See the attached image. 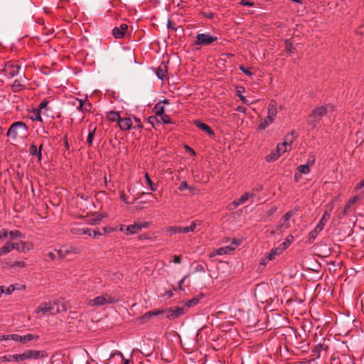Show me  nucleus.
Returning a JSON list of instances; mask_svg holds the SVG:
<instances>
[{
    "label": "nucleus",
    "mask_w": 364,
    "mask_h": 364,
    "mask_svg": "<svg viewBox=\"0 0 364 364\" xmlns=\"http://www.w3.org/2000/svg\"><path fill=\"white\" fill-rule=\"evenodd\" d=\"M333 106L330 104L316 107L309 115L308 120L309 125L311 126L312 129L317 130L318 129L316 127L317 123L323 116H326L328 112H333Z\"/></svg>",
    "instance_id": "f257e3e1"
},
{
    "label": "nucleus",
    "mask_w": 364,
    "mask_h": 364,
    "mask_svg": "<svg viewBox=\"0 0 364 364\" xmlns=\"http://www.w3.org/2000/svg\"><path fill=\"white\" fill-rule=\"evenodd\" d=\"M27 134V125L23 122H15L9 128L6 135L8 137L15 140L18 137H26Z\"/></svg>",
    "instance_id": "f03ea898"
},
{
    "label": "nucleus",
    "mask_w": 364,
    "mask_h": 364,
    "mask_svg": "<svg viewBox=\"0 0 364 364\" xmlns=\"http://www.w3.org/2000/svg\"><path fill=\"white\" fill-rule=\"evenodd\" d=\"M39 336L36 334L27 333L26 335H18L16 333L13 334H0V341H13L23 345H26L28 343L33 341H37Z\"/></svg>",
    "instance_id": "7ed1b4c3"
},
{
    "label": "nucleus",
    "mask_w": 364,
    "mask_h": 364,
    "mask_svg": "<svg viewBox=\"0 0 364 364\" xmlns=\"http://www.w3.org/2000/svg\"><path fill=\"white\" fill-rule=\"evenodd\" d=\"M118 301L119 299L117 297L105 294L104 295L97 296L95 299L87 300V304L89 306H100L106 304H115Z\"/></svg>",
    "instance_id": "20e7f679"
},
{
    "label": "nucleus",
    "mask_w": 364,
    "mask_h": 364,
    "mask_svg": "<svg viewBox=\"0 0 364 364\" xmlns=\"http://www.w3.org/2000/svg\"><path fill=\"white\" fill-rule=\"evenodd\" d=\"M36 313L43 314H49L51 315H55L59 313V309H58V307H56L55 301H49L43 303L40 306H38L36 309Z\"/></svg>",
    "instance_id": "39448f33"
},
{
    "label": "nucleus",
    "mask_w": 364,
    "mask_h": 364,
    "mask_svg": "<svg viewBox=\"0 0 364 364\" xmlns=\"http://www.w3.org/2000/svg\"><path fill=\"white\" fill-rule=\"evenodd\" d=\"M21 69V65L16 61H9L5 63L2 70L4 75L9 77H14L17 75Z\"/></svg>",
    "instance_id": "423d86ee"
},
{
    "label": "nucleus",
    "mask_w": 364,
    "mask_h": 364,
    "mask_svg": "<svg viewBox=\"0 0 364 364\" xmlns=\"http://www.w3.org/2000/svg\"><path fill=\"white\" fill-rule=\"evenodd\" d=\"M216 36H213L210 33H199L196 36V40L194 41V45L198 46H204L210 45L214 41H217Z\"/></svg>",
    "instance_id": "0eeeda50"
},
{
    "label": "nucleus",
    "mask_w": 364,
    "mask_h": 364,
    "mask_svg": "<svg viewBox=\"0 0 364 364\" xmlns=\"http://www.w3.org/2000/svg\"><path fill=\"white\" fill-rule=\"evenodd\" d=\"M329 216L327 212H325L321 219L317 224L316 227L309 232V243L311 244L314 242L319 232L323 229V227L326 223V217Z\"/></svg>",
    "instance_id": "6e6552de"
},
{
    "label": "nucleus",
    "mask_w": 364,
    "mask_h": 364,
    "mask_svg": "<svg viewBox=\"0 0 364 364\" xmlns=\"http://www.w3.org/2000/svg\"><path fill=\"white\" fill-rule=\"evenodd\" d=\"M296 211L297 210L294 209L286 213L284 215L279 221L277 229L279 231L288 229L290 227L289 220L291 218L296 214Z\"/></svg>",
    "instance_id": "1a4fd4ad"
},
{
    "label": "nucleus",
    "mask_w": 364,
    "mask_h": 364,
    "mask_svg": "<svg viewBox=\"0 0 364 364\" xmlns=\"http://www.w3.org/2000/svg\"><path fill=\"white\" fill-rule=\"evenodd\" d=\"M119 230L127 235H129L139 232L140 227L138 225L137 223H134L130 225H122Z\"/></svg>",
    "instance_id": "9d476101"
},
{
    "label": "nucleus",
    "mask_w": 364,
    "mask_h": 364,
    "mask_svg": "<svg viewBox=\"0 0 364 364\" xmlns=\"http://www.w3.org/2000/svg\"><path fill=\"white\" fill-rule=\"evenodd\" d=\"M186 311V307H175L166 310V317L171 319H174L179 316L183 314Z\"/></svg>",
    "instance_id": "9b49d317"
},
{
    "label": "nucleus",
    "mask_w": 364,
    "mask_h": 364,
    "mask_svg": "<svg viewBox=\"0 0 364 364\" xmlns=\"http://www.w3.org/2000/svg\"><path fill=\"white\" fill-rule=\"evenodd\" d=\"M253 194L250 193H245L240 198L237 200H235L231 204L229 205L228 208L230 210H233L237 208L239 205L244 204L250 196H252Z\"/></svg>",
    "instance_id": "f8f14e48"
},
{
    "label": "nucleus",
    "mask_w": 364,
    "mask_h": 364,
    "mask_svg": "<svg viewBox=\"0 0 364 364\" xmlns=\"http://www.w3.org/2000/svg\"><path fill=\"white\" fill-rule=\"evenodd\" d=\"M128 29V26L126 23H122L119 27H114L112 30V34L116 38H122L124 37L125 33Z\"/></svg>",
    "instance_id": "ddd939ff"
},
{
    "label": "nucleus",
    "mask_w": 364,
    "mask_h": 364,
    "mask_svg": "<svg viewBox=\"0 0 364 364\" xmlns=\"http://www.w3.org/2000/svg\"><path fill=\"white\" fill-rule=\"evenodd\" d=\"M13 245H16L19 250H16L18 252L26 253L33 248L32 242L26 241H20L19 242H13Z\"/></svg>",
    "instance_id": "4468645a"
},
{
    "label": "nucleus",
    "mask_w": 364,
    "mask_h": 364,
    "mask_svg": "<svg viewBox=\"0 0 364 364\" xmlns=\"http://www.w3.org/2000/svg\"><path fill=\"white\" fill-rule=\"evenodd\" d=\"M118 125L121 130H130L133 127V119L130 117H121Z\"/></svg>",
    "instance_id": "2eb2a0df"
},
{
    "label": "nucleus",
    "mask_w": 364,
    "mask_h": 364,
    "mask_svg": "<svg viewBox=\"0 0 364 364\" xmlns=\"http://www.w3.org/2000/svg\"><path fill=\"white\" fill-rule=\"evenodd\" d=\"M24 355L25 360L38 359L44 356V351L28 350L24 352Z\"/></svg>",
    "instance_id": "dca6fc26"
},
{
    "label": "nucleus",
    "mask_w": 364,
    "mask_h": 364,
    "mask_svg": "<svg viewBox=\"0 0 364 364\" xmlns=\"http://www.w3.org/2000/svg\"><path fill=\"white\" fill-rule=\"evenodd\" d=\"M12 250H19L16 245L8 241L0 248V256L9 253Z\"/></svg>",
    "instance_id": "f3484780"
},
{
    "label": "nucleus",
    "mask_w": 364,
    "mask_h": 364,
    "mask_svg": "<svg viewBox=\"0 0 364 364\" xmlns=\"http://www.w3.org/2000/svg\"><path fill=\"white\" fill-rule=\"evenodd\" d=\"M234 250H235V247L225 246V247H220V248L213 251L210 254V257H214L215 255H228V254H230Z\"/></svg>",
    "instance_id": "a211bd4d"
},
{
    "label": "nucleus",
    "mask_w": 364,
    "mask_h": 364,
    "mask_svg": "<svg viewBox=\"0 0 364 364\" xmlns=\"http://www.w3.org/2000/svg\"><path fill=\"white\" fill-rule=\"evenodd\" d=\"M4 361L20 362L25 360L24 353L21 354L6 355L2 358Z\"/></svg>",
    "instance_id": "6ab92c4d"
},
{
    "label": "nucleus",
    "mask_w": 364,
    "mask_h": 364,
    "mask_svg": "<svg viewBox=\"0 0 364 364\" xmlns=\"http://www.w3.org/2000/svg\"><path fill=\"white\" fill-rule=\"evenodd\" d=\"M277 103L275 101L272 100L268 105V112L267 117L269 119L273 120L274 122V119L277 116Z\"/></svg>",
    "instance_id": "aec40b11"
},
{
    "label": "nucleus",
    "mask_w": 364,
    "mask_h": 364,
    "mask_svg": "<svg viewBox=\"0 0 364 364\" xmlns=\"http://www.w3.org/2000/svg\"><path fill=\"white\" fill-rule=\"evenodd\" d=\"M194 124L198 127L200 129L203 130V132H206L207 134H208L210 136H213L215 134L213 130L210 128V127H209L208 124L203 123V122H201L199 120H196L194 121Z\"/></svg>",
    "instance_id": "412c9836"
},
{
    "label": "nucleus",
    "mask_w": 364,
    "mask_h": 364,
    "mask_svg": "<svg viewBox=\"0 0 364 364\" xmlns=\"http://www.w3.org/2000/svg\"><path fill=\"white\" fill-rule=\"evenodd\" d=\"M276 148L277 151H279L281 154H283L284 153L291 150V143L287 142V139H285L284 141L281 144H278Z\"/></svg>",
    "instance_id": "4be33fe9"
},
{
    "label": "nucleus",
    "mask_w": 364,
    "mask_h": 364,
    "mask_svg": "<svg viewBox=\"0 0 364 364\" xmlns=\"http://www.w3.org/2000/svg\"><path fill=\"white\" fill-rule=\"evenodd\" d=\"M168 101L167 100H164L162 101L159 102L156 104L154 108V111L156 114V117L159 115H161L164 113V107L163 104H168Z\"/></svg>",
    "instance_id": "5701e85b"
},
{
    "label": "nucleus",
    "mask_w": 364,
    "mask_h": 364,
    "mask_svg": "<svg viewBox=\"0 0 364 364\" xmlns=\"http://www.w3.org/2000/svg\"><path fill=\"white\" fill-rule=\"evenodd\" d=\"M42 148H43V144H41L39 148L38 149V147L35 145V144H31V146H30V149H29V153L30 154L33 155V156H36L38 159L39 161L41 160V158H42Z\"/></svg>",
    "instance_id": "b1692460"
},
{
    "label": "nucleus",
    "mask_w": 364,
    "mask_h": 364,
    "mask_svg": "<svg viewBox=\"0 0 364 364\" xmlns=\"http://www.w3.org/2000/svg\"><path fill=\"white\" fill-rule=\"evenodd\" d=\"M283 252L284 251L279 247L272 249L266 258L263 259L262 263L265 264L266 259L269 261L274 259L277 255H281Z\"/></svg>",
    "instance_id": "393cba45"
},
{
    "label": "nucleus",
    "mask_w": 364,
    "mask_h": 364,
    "mask_svg": "<svg viewBox=\"0 0 364 364\" xmlns=\"http://www.w3.org/2000/svg\"><path fill=\"white\" fill-rule=\"evenodd\" d=\"M72 253H77V250L75 247H70L69 248H61L58 250V254L60 257H65L67 255Z\"/></svg>",
    "instance_id": "a878e982"
},
{
    "label": "nucleus",
    "mask_w": 364,
    "mask_h": 364,
    "mask_svg": "<svg viewBox=\"0 0 364 364\" xmlns=\"http://www.w3.org/2000/svg\"><path fill=\"white\" fill-rule=\"evenodd\" d=\"M164 232L167 236H172L174 234L181 233V226H168L164 228Z\"/></svg>",
    "instance_id": "bb28decb"
},
{
    "label": "nucleus",
    "mask_w": 364,
    "mask_h": 364,
    "mask_svg": "<svg viewBox=\"0 0 364 364\" xmlns=\"http://www.w3.org/2000/svg\"><path fill=\"white\" fill-rule=\"evenodd\" d=\"M273 122H274V121L269 119L268 117L262 118L259 120V123L257 126V129L258 130H264Z\"/></svg>",
    "instance_id": "cd10ccee"
},
{
    "label": "nucleus",
    "mask_w": 364,
    "mask_h": 364,
    "mask_svg": "<svg viewBox=\"0 0 364 364\" xmlns=\"http://www.w3.org/2000/svg\"><path fill=\"white\" fill-rule=\"evenodd\" d=\"M97 130L96 126H94L93 124H90L89 126V134L87 138V144L89 146H91L92 144L93 139L95 135V132Z\"/></svg>",
    "instance_id": "c85d7f7f"
},
{
    "label": "nucleus",
    "mask_w": 364,
    "mask_h": 364,
    "mask_svg": "<svg viewBox=\"0 0 364 364\" xmlns=\"http://www.w3.org/2000/svg\"><path fill=\"white\" fill-rule=\"evenodd\" d=\"M29 118L32 121H38L42 122L43 119L41 114V111L39 109H33L28 114Z\"/></svg>",
    "instance_id": "c756f323"
},
{
    "label": "nucleus",
    "mask_w": 364,
    "mask_h": 364,
    "mask_svg": "<svg viewBox=\"0 0 364 364\" xmlns=\"http://www.w3.org/2000/svg\"><path fill=\"white\" fill-rule=\"evenodd\" d=\"M282 154L277 151V148L274 150H272L271 153L266 156L265 159L267 162H272L277 160Z\"/></svg>",
    "instance_id": "7c9ffc66"
},
{
    "label": "nucleus",
    "mask_w": 364,
    "mask_h": 364,
    "mask_svg": "<svg viewBox=\"0 0 364 364\" xmlns=\"http://www.w3.org/2000/svg\"><path fill=\"white\" fill-rule=\"evenodd\" d=\"M358 199V198L357 196H354L352 198H350V200H348V201L345 205V207L343 210V212H342L343 215H346L349 213V209L351 208V206L353 204H355L357 202Z\"/></svg>",
    "instance_id": "2f4dec72"
},
{
    "label": "nucleus",
    "mask_w": 364,
    "mask_h": 364,
    "mask_svg": "<svg viewBox=\"0 0 364 364\" xmlns=\"http://www.w3.org/2000/svg\"><path fill=\"white\" fill-rule=\"evenodd\" d=\"M327 349V346H324L323 344H318L314 347V348L312 350V355L316 356V358H318L320 356V353L321 350H326Z\"/></svg>",
    "instance_id": "473e14b6"
},
{
    "label": "nucleus",
    "mask_w": 364,
    "mask_h": 364,
    "mask_svg": "<svg viewBox=\"0 0 364 364\" xmlns=\"http://www.w3.org/2000/svg\"><path fill=\"white\" fill-rule=\"evenodd\" d=\"M107 119L111 122H117L119 123L121 117L119 112L111 111L107 113Z\"/></svg>",
    "instance_id": "72a5a7b5"
},
{
    "label": "nucleus",
    "mask_w": 364,
    "mask_h": 364,
    "mask_svg": "<svg viewBox=\"0 0 364 364\" xmlns=\"http://www.w3.org/2000/svg\"><path fill=\"white\" fill-rule=\"evenodd\" d=\"M9 236L11 240L25 237V235L18 230H9Z\"/></svg>",
    "instance_id": "f704fd0d"
},
{
    "label": "nucleus",
    "mask_w": 364,
    "mask_h": 364,
    "mask_svg": "<svg viewBox=\"0 0 364 364\" xmlns=\"http://www.w3.org/2000/svg\"><path fill=\"white\" fill-rule=\"evenodd\" d=\"M294 240V237L292 235H289L285 240V241H284L282 244L279 245V247L283 250L284 251L289 245L290 244L293 242Z\"/></svg>",
    "instance_id": "c9c22d12"
},
{
    "label": "nucleus",
    "mask_w": 364,
    "mask_h": 364,
    "mask_svg": "<svg viewBox=\"0 0 364 364\" xmlns=\"http://www.w3.org/2000/svg\"><path fill=\"white\" fill-rule=\"evenodd\" d=\"M145 181L147 183V185L149 186V188L151 191H155L157 189L156 185L152 181V180L150 178L149 174L147 173L144 175Z\"/></svg>",
    "instance_id": "e433bc0d"
},
{
    "label": "nucleus",
    "mask_w": 364,
    "mask_h": 364,
    "mask_svg": "<svg viewBox=\"0 0 364 364\" xmlns=\"http://www.w3.org/2000/svg\"><path fill=\"white\" fill-rule=\"evenodd\" d=\"M202 224V221L199 220H194L191 222V225L188 226L189 230L191 232H194L198 231V228Z\"/></svg>",
    "instance_id": "4c0bfd02"
},
{
    "label": "nucleus",
    "mask_w": 364,
    "mask_h": 364,
    "mask_svg": "<svg viewBox=\"0 0 364 364\" xmlns=\"http://www.w3.org/2000/svg\"><path fill=\"white\" fill-rule=\"evenodd\" d=\"M340 364H355V363L349 355H342L340 358Z\"/></svg>",
    "instance_id": "58836bf2"
},
{
    "label": "nucleus",
    "mask_w": 364,
    "mask_h": 364,
    "mask_svg": "<svg viewBox=\"0 0 364 364\" xmlns=\"http://www.w3.org/2000/svg\"><path fill=\"white\" fill-rule=\"evenodd\" d=\"M296 171H298L301 174H308L311 171L310 167L306 164L299 166Z\"/></svg>",
    "instance_id": "ea45409f"
},
{
    "label": "nucleus",
    "mask_w": 364,
    "mask_h": 364,
    "mask_svg": "<svg viewBox=\"0 0 364 364\" xmlns=\"http://www.w3.org/2000/svg\"><path fill=\"white\" fill-rule=\"evenodd\" d=\"M284 43H285V50L290 53H294L295 48L294 47L291 41L290 40L287 39V40H285Z\"/></svg>",
    "instance_id": "a19ab883"
},
{
    "label": "nucleus",
    "mask_w": 364,
    "mask_h": 364,
    "mask_svg": "<svg viewBox=\"0 0 364 364\" xmlns=\"http://www.w3.org/2000/svg\"><path fill=\"white\" fill-rule=\"evenodd\" d=\"M158 120H161L164 124H171V119L169 115L164 113L161 115L157 117Z\"/></svg>",
    "instance_id": "79ce46f5"
},
{
    "label": "nucleus",
    "mask_w": 364,
    "mask_h": 364,
    "mask_svg": "<svg viewBox=\"0 0 364 364\" xmlns=\"http://www.w3.org/2000/svg\"><path fill=\"white\" fill-rule=\"evenodd\" d=\"M166 70L161 67L158 68L156 70V76L161 80H164L166 77Z\"/></svg>",
    "instance_id": "37998d69"
},
{
    "label": "nucleus",
    "mask_w": 364,
    "mask_h": 364,
    "mask_svg": "<svg viewBox=\"0 0 364 364\" xmlns=\"http://www.w3.org/2000/svg\"><path fill=\"white\" fill-rule=\"evenodd\" d=\"M102 219V217L100 214L93 215L90 219V223L91 225L98 224Z\"/></svg>",
    "instance_id": "c03bdc74"
},
{
    "label": "nucleus",
    "mask_w": 364,
    "mask_h": 364,
    "mask_svg": "<svg viewBox=\"0 0 364 364\" xmlns=\"http://www.w3.org/2000/svg\"><path fill=\"white\" fill-rule=\"evenodd\" d=\"M56 307L59 309V312L65 311L68 309V305L65 302L60 301H55Z\"/></svg>",
    "instance_id": "a18cd8bd"
},
{
    "label": "nucleus",
    "mask_w": 364,
    "mask_h": 364,
    "mask_svg": "<svg viewBox=\"0 0 364 364\" xmlns=\"http://www.w3.org/2000/svg\"><path fill=\"white\" fill-rule=\"evenodd\" d=\"M199 302V299L198 298H196V297H194L188 301H187L186 302V305H185V307L186 308H191L192 306H194L195 305H196Z\"/></svg>",
    "instance_id": "49530a36"
},
{
    "label": "nucleus",
    "mask_w": 364,
    "mask_h": 364,
    "mask_svg": "<svg viewBox=\"0 0 364 364\" xmlns=\"http://www.w3.org/2000/svg\"><path fill=\"white\" fill-rule=\"evenodd\" d=\"M142 123L140 121L139 119L136 118V117H134L133 118V127H132V129H140L142 128Z\"/></svg>",
    "instance_id": "de8ad7c7"
},
{
    "label": "nucleus",
    "mask_w": 364,
    "mask_h": 364,
    "mask_svg": "<svg viewBox=\"0 0 364 364\" xmlns=\"http://www.w3.org/2000/svg\"><path fill=\"white\" fill-rule=\"evenodd\" d=\"M315 161H316L315 156L314 154H310L309 155L308 159H307V161H306V165L309 166V167H311V166H312L315 164Z\"/></svg>",
    "instance_id": "09e8293b"
},
{
    "label": "nucleus",
    "mask_w": 364,
    "mask_h": 364,
    "mask_svg": "<svg viewBox=\"0 0 364 364\" xmlns=\"http://www.w3.org/2000/svg\"><path fill=\"white\" fill-rule=\"evenodd\" d=\"M164 313H166V310H159V309H155L154 311H149L146 314V315H149V316H159V314H164Z\"/></svg>",
    "instance_id": "8fccbe9b"
},
{
    "label": "nucleus",
    "mask_w": 364,
    "mask_h": 364,
    "mask_svg": "<svg viewBox=\"0 0 364 364\" xmlns=\"http://www.w3.org/2000/svg\"><path fill=\"white\" fill-rule=\"evenodd\" d=\"M92 107V104L90 102L83 100L84 112H91Z\"/></svg>",
    "instance_id": "3c124183"
},
{
    "label": "nucleus",
    "mask_w": 364,
    "mask_h": 364,
    "mask_svg": "<svg viewBox=\"0 0 364 364\" xmlns=\"http://www.w3.org/2000/svg\"><path fill=\"white\" fill-rule=\"evenodd\" d=\"M120 199L127 204H131L132 202L128 200V197L126 196L124 191H120L119 193Z\"/></svg>",
    "instance_id": "603ef678"
},
{
    "label": "nucleus",
    "mask_w": 364,
    "mask_h": 364,
    "mask_svg": "<svg viewBox=\"0 0 364 364\" xmlns=\"http://www.w3.org/2000/svg\"><path fill=\"white\" fill-rule=\"evenodd\" d=\"M9 237V230L8 229H2L0 231V240H4Z\"/></svg>",
    "instance_id": "864d4df0"
},
{
    "label": "nucleus",
    "mask_w": 364,
    "mask_h": 364,
    "mask_svg": "<svg viewBox=\"0 0 364 364\" xmlns=\"http://www.w3.org/2000/svg\"><path fill=\"white\" fill-rule=\"evenodd\" d=\"M237 96L244 104L247 105L252 104V102H250L249 100H247L246 97L240 93V90H237Z\"/></svg>",
    "instance_id": "5fc2aeb1"
},
{
    "label": "nucleus",
    "mask_w": 364,
    "mask_h": 364,
    "mask_svg": "<svg viewBox=\"0 0 364 364\" xmlns=\"http://www.w3.org/2000/svg\"><path fill=\"white\" fill-rule=\"evenodd\" d=\"M239 4L242 6H253L255 3L250 0H241Z\"/></svg>",
    "instance_id": "6e6d98bb"
},
{
    "label": "nucleus",
    "mask_w": 364,
    "mask_h": 364,
    "mask_svg": "<svg viewBox=\"0 0 364 364\" xmlns=\"http://www.w3.org/2000/svg\"><path fill=\"white\" fill-rule=\"evenodd\" d=\"M239 68L244 74L248 76H252L253 75V73L251 71L245 68L243 65H240Z\"/></svg>",
    "instance_id": "4d7b16f0"
},
{
    "label": "nucleus",
    "mask_w": 364,
    "mask_h": 364,
    "mask_svg": "<svg viewBox=\"0 0 364 364\" xmlns=\"http://www.w3.org/2000/svg\"><path fill=\"white\" fill-rule=\"evenodd\" d=\"M82 231H83V228H73L71 229V232L73 234L78 235H83Z\"/></svg>",
    "instance_id": "13d9d810"
},
{
    "label": "nucleus",
    "mask_w": 364,
    "mask_h": 364,
    "mask_svg": "<svg viewBox=\"0 0 364 364\" xmlns=\"http://www.w3.org/2000/svg\"><path fill=\"white\" fill-rule=\"evenodd\" d=\"M77 109L79 111L84 112L83 100H77Z\"/></svg>",
    "instance_id": "bf43d9fd"
},
{
    "label": "nucleus",
    "mask_w": 364,
    "mask_h": 364,
    "mask_svg": "<svg viewBox=\"0 0 364 364\" xmlns=\"http://www.w3.org/2000/svg\"><path fill=\"white\" fill-rule=\"evenodd\" d=\"M188 188V185L186 181H182L178 187V189L181 191H184L185 189H187Z\"/></svg>",
    "instance_id": "052dcab7"
},
{
    "label": "nucleus",
    "mask_w": 364,
    "mask_h": 364,
    "mask_svg": "<svg viewBox=\"0 0 364 364\" xmlns=\"http://www.w3.org/2000/svg\"><path fill=\"white\" fill-rule=\"evenodd\" d=\"M138 223V225H139V227H140V231L143 228H148L150 225L149 222H143V223Z\"/></svg>",
    "instance_id": "680f3d73"
},
{
    "label": "nucleus",
    "mask_w": 364,
    "mask_h": 364,
    "mask_svg": "<svg viewBox=\"0 0 364 364\" xmlns=\"http://www.w3.org/2000/svg\"><path fill=\"white\" fill-rule=\"evenodd\" d=\"M48 105V102L46 100H43L41 102V103L38 105V108L37 109H39L40 111L43 109H45Z\"/></svg>",
    "instance_id": "e2e57ef3"
},
{
    "label": "nucleus",
    "mask_w": 364,
    "mask_h": 364,
    "mask_svg": "<svg viewBox=\"0 0 364 364\" xmlns=\"http://www.w3.org/2000/svg\"><path fill=\"white\" fill-rule=\"evenodd\" d=\"M173 262L176 263V264H180L181 262V257L179 256V255H174L173 257V260H172Z\"/></svg>",
    "instance_id": "0e129e2a"
},
{
    "label": "nucleus",
    "mask_w": 364,
    "mask_h": 364,
    "mask_svg": "<svg viewBox=\"0 0 364 364\" xmlns=\"http://www.w3.org/2000/svg\"><path fill=\"white\" fill-rule=\"evenodd\" d=\"M15 288L14 287V285H11L10 287H5V291H6V294H11L14 291Z\"/></svg>",
    "instance_id": "69168bd1"
},
{
    "label": "nucleus",
    "mask_w": 364,
    "mask_h": 364,
    "mask_svg": "<svg viewBox=\"0 0 364 364\" xmlns=\"http://www.w3.org/2000/svg\"><path fill=\"white\" fill-rule=\"evenodd\" d=\"M25 266H26V264L23 261L15 262L13 264V267H24Z\"/></svg>",
    "instance_id": "338daca9"
},
{
    "label": "nucleus",
    "mask_w": 364,
    "mask_h": 364,
    "mask_svg": "<svg viewBox=\"0 0 364 364\" xmlns=\"http://www.w3.org/2000/svg\"><path fill=\"white\" fill-rule=\"evenodd\" d=\"M101 235H102V233L98 230H93V232L92 233V236H93L95 238L100 236Z\"/></svg>",
    "instance_id": "774afa93"
}]
</instances>
